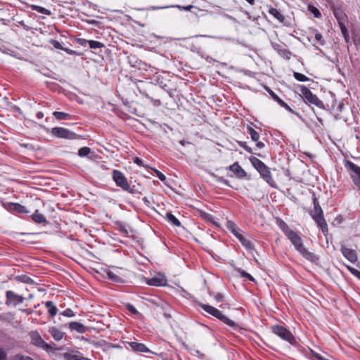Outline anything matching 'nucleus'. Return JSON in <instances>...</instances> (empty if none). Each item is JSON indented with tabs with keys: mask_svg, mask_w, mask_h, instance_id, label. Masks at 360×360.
Masks as SVG:
<instances>
[{
	"mask_svg": "<svg viewBox=\"0 0 360 360\" xmlns=\"http://www.w3.org/2000/svg\"><path fill=\"white\" fill-rule=\"evenodd\" d=\"M89 45L92 49H100L104 46V44L101 42L94 40H89Z\"/></svg>",
	"mask_w": 360,
	"mask_h": 360,
	"instance_id": "obj_35",
	"label": "nucleus"
},
{
	"mask_svg": "<svg viewBox=\"0 0 360 360\" xmlns=\"http://www.w3.org/2000/svg\"><path fill=\"white\" fill-rule=\"evenodd\" d=\"M30 337L31 339V343L33 345L42 348L46 351H49L51 349V347L42 339L38 331H31L30 333Z\"/></svg>",
	"mask_w": 360,
	"mask_h": 360,
	"instance_id": "obj_9",
	"label": "nucleus"
},
{
	"mask_svg": "<svg viewBox=\"0 0 360 360\" xmlns=\"http://www.w3.org/2000/svg\"><path fill=\"white\" fill-rule=\"evenodd\" d=\"M218 181L221 182V183H223V184H224L226 185H228V181L224 179L223 177H219L218 179Z\"/></svg>",
	"mask_w": 360,
	"mask_h": 360,
	"instance_id": "obj_54",
	"label": "nucleus"
},
{
	"mask_svg": "<svg viewBox=\"0 0 360 360\" xmlns=\"http://www.w3.org/2000/svg\"><path fill=\"white\" fill-rule=\"evenodd\" d=\"M214 298L217 302H221L223 300V295L221 293H217Z\"/></svg>",
	"mask_w": 360,
	"mask_h": 360,
	"instance_id": "obj_52",
	"label": "nucleus"
},
{
	"mask_svg": "<svg viewBox=\"0 0 360 360\" xmlns=\"http://www.w3.org/2000/svg\"><path fill=\"white\" fill-rule=\"evenodd\" d=\"M32 9L44 15H49L51 13L49 10L39 6H32Z\"/></svg>",
	"mask_w": 360,
	"mask_h": 360,
	"instance_id": "obj_33",
	"label": "nucleus"
},
{
	"mask_svg": "<svg viewBox=\"0 0 360 360\" xmlns=\"http://www.w3.org/2000/svg\"><path fill=\"white\" fill-rule=\"evenodd\" d=\"M340 250L344 257L351 263L354 264L357 261V255L354 250L342 246Z\"/></svg>",
	"mask_w": 360,
	"mask_h": 360,
	"instance_id": "obj_13",
	"label": "nucleus"
},
{
	"mask_svg": "<svg viewBox=\"0 0 360 360\" xmlns=\"http://www.w3.org/2000/svg\"><path fill=\"white\" fill-rule=\"evenodd\" d=\"M200 306L204 311H205L206 312H207L208 314H210L212 316H214V313L216 312V311L217 309V308H215L212 306L208 305V304H200Z\"/></svg>",
	"mask_w": 360,
	"mask_h": 360,
	"instance_id": "obj_30",
	"label": "nucleus"
},
{
	"mask_svg": "<svg viewBox=\"0 0 360 360\" xmlns=\"http://www.w3.org/2000/svg\"><path fill=\"white\" fill-rule=\"evenodd\" d=\"M309 11L314 15L315 18H319L321 17V13L319 10L313 6H309Z\"/></svg>",
	"mask_w": 360,
	"mask_h": 360,
	"instance_id": "obj_37",
	"label": "nucleus"
},
{
	"mask_svg": "<svg viewBox=\"0 0 360 360\" xmlns=\"http://www.w3.org/2000/svg\"><path fill=\"white\" fill-rule=\"evenodd\" d=\"M11 360H34L29 356L23 355L21 354H17L12 356Z\"/></svg>",
	"mask_w": 360,
	"mask_h": 360,
	"instance_id": "obj_38",
	"label": "nucleus"
},
{
	"mask_svg": "<svg viewBox=\"0 0 360 360\" xmlns=\"http://www.w3.org/2000/svg\"><path fill=\"white\" fill-rule=\"evenodd\" d=\"M107 275H108V278L112 281L120 282L121 281V278L119 277L117 275H116L115 274H114L112 271H108L107 273Z\"/></svg>",
	"mask_w": 360,
	"mask_h": 360,
	"instance_id": "obj_41",
	"label": "nucleus"
},
{
	"mask_svg": "<svg viewBox=\"0 0 360 360\" xmlns=\"http://www.w3.org/2000/svg\"><path fill=\"white\" fill-rule=\"evenodd\" d=\"M213 316L216 317L217 319L221 321L223 323H224L225 324L228 325L230 327L236 328L237 326L236 323L233 321L225 316L219 309H217Z\"/></svg>",
	"mask_w": 360,
	"mask_h": 360,
	"instance_id": "obj_17",
	"label": "nucleus"
},
{
	"mask_svg": "<svg viewBox=\"0 0 360 360\" xmlns=\"http://www.w3.org/2000/svg\"><path fill=\"white\" fill-rule=\"evenodd\" d=\"M126 308L127 309V310L129 311H130L133 314H139V311L135 308V307L133 304H130V303H127L126 304Z\"/></svg>",
	"mask_w": 360,
	"mask_h": 360,
	"instance_id": "obj_47",
	"label": "nucleus"
},
{
	"mask_svg": "<svg viewBox=\"0 0 360 360\" xmlns=\"http://www.w3.org/2000/svg\"><path fill=\"white\" fill-rule=\"evenodd\" d=\"M333 13H334V15H335L336 20H338V23H339V22H345L346 15L342 10H340L339 8L334 9Z\"/></svg>",
	"mask_w": 360,
	"mask_h": 360,
	"instance_id": "obj_25",
	"label": "nucleus"
},
{
	"mask_svg": "<svg viewBox=\"0 0 360 360\" xmlns=\"http://www.w3.org/2000/svg\"><path fill=\"white\" fill-rule=\"evenodd\" d=\"M278 104L284 108L286 110H288L290 112L294 113L296 115L299 116V114L296 112H295L285 102H284L283 100L278 101Z\"/></svg>",
	"mask_w": 360,
	"mask_h": 360,
	"instance_id": "obj_39",
	"label": "nucleus"
},
{
	"mask_svg": "<svg viewBox=\"0 0 360 360\" xmlns=\"http://www.w3.org/2000/svg\"><path fill=\"white\" fill-rule=\"evenodd\" d=\"M0 360H8L7 352L4 348L0 347Z\"/></svg>",
	"mask_w": 360,
	"mask_h": 360,
	"instance_id": "obj_48",
	"label": "nucleus"
},
{
	"mask_svg": "<svg viewBox=\"0 0 360 360\" xmlns=\"http://www.w3.org/2000/svg\"><path fill=\"white\" fill-rule=\"evenodd\" d=\"M266 91L269 92V94H270V96H271V98L275 101H276L278 103V101H281L282 99H281L269 87H266Z\"/></svg>",
	"mask_w": 360,
	"mask_h": 360,
	"instance_id": "obj_45",
	"label": "nucleus"
},
{
	"mask_svg": "<svg viewBox=\"0 0 360 360\" xmlns=\"http://www.w3.org/2000/svg\"><path fill=\"white\" fill-rule=\"evenodd\" d=\"M248 131L251 137V139L256 142V146L257 148L261 149L264 147V143L263 142L259 141V134L255 131L252 127H248Z\"/></svg>",
	"mask_w": 360,
	"mask_h": 360,
	"instance_id": "obj_16",
	"label": "nucleus"
},
{
	"mask_svg": "<svg viewBox=\"0 0 360 360\" xmlns=\"http://www.w3.org/2000/svg\"><path fill=\"white\" fill-rule=\"evenodd\" d=\"M278 44L274 46V49L278 51V49H279V47L278 46Z\"/></svg>",
	"mask_w": 360,
	"mask_h": 360,
	"instance_id": "obj_60",
	"label": "nucleus"
},
{
	"mask_svg": "<svg viewBox=\"0 0 360 360\" xmlns=\"http://www.w3.org/2000/svg\"><path fill=\"white\" fill-rule=\"evenodd\" d=\"M22 311H26L27 314H30L32 311H27V310H22Z\"/></svg>",
	"mask_w": 360,
	"mask_h": 360,
	"instance_id": "obj_61",
	"label": "nucleus"
},
{
	"mask_svg": "<svg viewBox=\"0 0 360 360\" xmlns=\"http://www.w3.org/2000/svg\"><path fill=\"white\" fill-rule=\"evenodd\" d=\"M167 280L163 275H158L157 276H154L147 281V283L149 285L153 286H165L167 285Z\"/></svg>",
	"mask_w": 360,
	"mask_h": 360,
	"instance_id": "obj_14",
	"label": "nucleus"
},
{
	"mask_svg": "<svg viewBox=\"0 0 360 360\" xmlns=\"http://www.w3.org/2000/svg\"><path fill=\"white\" fill-rule=\"evenodd\" d=\"M279 49H278V54L286 60H289L291 58L292 53L287 49L283 48L281 45H278Z\"/></svg>",
	"mask_w": 360,
	"mask_h": 360,
	"instance_id": "obj_26",
	"label": "nucleus"
},
{
	"mask_svg": "<svg viewBox=\"0 0 360 360\" xmlns=\"http://www.w3.org/2000/svg\"><path fill=\"white\" fill-rule=\"evenodd\" d=\"M238 272L240 274V275L242 277L246 278L250 281H255V278L250 274L247 273L244 270H243L241 269H238Z\"/></svg>",
	"mask_w": 360,
	"mask_h": 360,
	"instance_id": "obj_40",
	"label": "nucleus"
},
{
	"mask_svg": "<svg viewBox=\"0 0 360 360\" xmlns=\"http://www.w3.org/2000/svg\"><path fill=\"white\" fill-rule=\"evenodd\" d=\"M347 269L349 271V272L356 276L358 279L360 280V271L353 267H351L349 266H346Z\"/></svg>",
	"mask_w": 360,
	"mask_h": 360,
	"instance_id": "obj_43",
	"label": "nucleus"
},
{
	"mask_svg": "<svg viewBox=\"0 0 360 360\" xmlns=\"http://www.w3.org/2000/svg\"><path fill=\"white\" fill-rule=\"evenodd\" d=\"M229 170L235 174L239 179L245 178L247 176L246 172L240 167L238 162H234L229 167Z\"/></svg>",
	"mask_w": 360,
	"mask_h": 360,
	"instance_id": "obj_15",
	"label": "nucleus"
},
{
	"mask_svg": "<svg viewBox=\"0 0 360 360\" xmlns=\"http://www.w3.org/2000/svg\"><path fill=\"white\" fill-rule=\"evenodd\" d=\"M314 37L316 41L319 42L320 45L323 46L325 44V40L323 39V37L320 32H316L315 34Z\"/></svg>",
	"mask_w": 360,
	"mask_h": 360,
	"instance_id": "obj_44",
	"label": "nucleus"
},
{
	"mask_svg": "<svg viewBox=\"0 0 360 360\" xmlns=\"http://www.w3.org/2000/svg\"><path fill=\"white\" fill-rule=\"evenodd\" d=\"M269 13L281 22H283L285 20L283 15L277 8H271L269 11Z\"/></svg>",
	"mask_w": 360,
	"mask_h": 360,
	"instance_id": "obj_24",
	"label": "nucleus"
},
{
	"mask_svg": "<svg viewBox=\"0 0 360 360\" xmlns=\"http://www.w3.org/2000/svg\"><path fill=\"white\" fill-rule=\"evenodd\" d=\"M285 236L294 245L295 249L307 260L314 262L318 259V257L313 253L308 251L304 248L302 243L301 237L294 231L288 229L285 231Z\"/></svg>",
	"mask_w": 360,
	"mask_h": 360,
	"instance_id": "obj_1",
	"label": "nucleus"
},
{
	"mask_svg": "<svg viewBox=\"0 0 360 360\" xmlns=\"http://www.w3.org/2000/svg\"><path fill=\"white\" fill-rule=\"evenodd\" d=\"M271 330L274 334L290 345H293L296 343V340L292 333L286 328L280 325H274L271 326Z\"/></svg>",
	"mask_w": 360,
	"mask_h": 360,
	"instance_id": "obj_5",
	"label": "nucleus"
},
{
	"mask_svg": "<svg viewBox=\"0 0 360 360\" xmlns=\"http://www.w3.org/2000/svg\"><path fill=\"white\" fill-rule=\"evenodd\" d=\"M155 173H156V176L157 177L162 181H165L166 180V176L162 173L160 172V171L155 169Z\"/></svg>",
	"mask_w": 360,
	"mask_h": 360,
	"instance_id": "obj_50",
	"label": "nucleus"
},
{
	"mask_svg": "<svg viewBox=\"0 0 360 360\" xmlns=\"http://www.w3.org/2000/svg\"><path fill=\"white\" fill-rule=\"evenodd\" d=\"M300 90L304 103H309L317 106L319 108H324V104L316 95L314 94L307 86H300Z\"/></svg>",
	"mask_w": 360,
	"mask_h": 360,
	"instance_id": "obj_4",
	"label": "nucleus"
},
{
	"mask_svg": "<svg viewBox=\"0 0 360 360\" xmlns=\"http://www.w3.org/2000/svg\"><path fill=\"white\" fill-rule=\"evenodd\" d=\"M51 134L57 138L66 139H79L81 136L63 127H53L51 129Z\"/></svg>",
	"mask_w": 360,
	"mask_h": 360,
	"instance_id": "obj_8",
	"label": "nucleus"
},
{
	"mask_svg": "<svg viewBox=\"0 0 360 360\" xmlns=\"http://www.w3.org/2000/svg\"><path fill=\"white\" fill-rule=\"evenodd\" d=\"M134 352L153 353L144 344L134 341H127L125 342Z\"/></svg>",
	"mask_w": 360,
	"mask_h": 360,
	"instance_id": "obj_12",
	"label": "nucleus"
},
{
	"mask_svg": "<svg viewBox=\"0 0 360 360\" xmlns=\"http://www.w3.org/2000/svg\"><path fill=\"white\" fill-rule=\"evenodd\" d=\"M345 167L349 172L350 177L354 184L360 181V167L349 160L346 162Z\"/></svg>",
	"mask_w": 360,
	"mask_h": 360,
	"instance_id": "obj_10",
	"label": "nucleus"
},
{
	"mask_svg": "<svg viewBox=\"0 0 360 360\" xmlns=\"http://www.w3.org/2000/svg\"><path fill=\"white\" fill-rule=\"evenodd\" d=\"M53 115L57 120H69L71 117L70 114L63 112L55 111Z\"/></svg>",
	"mask_w": 360,
	"mask_h": 360,
	"instance_id": "obj_29",
	"label": "nucleus"
},
{
	"mask_svg": "<svg viewBox=\"0 0 360 360\" xmlns=\"http://www.w3.org/2000/svg\"><path fill=\"white\" fill-rule=\"evenodd\" d=\"M166 218L168 220V221L170 222L171 224H172L173 225H174L176 226H181V222L179 221V220L178 219H176V217L174 215H173L172 213H170V212L167 213Z\"/></svg>",
	"mask_w": 360,
	"mask_h": 360,
	"instance_id": "obj_27",
	"label": "nucleus"
},
{
	"mask_svg": "<svg viewBox=\"0 0 360 360\" xmlns=\"http://www.w3.org/2000/svg\"><path fill=\"white\" fill-rule=\"evenodd\" d=\"M8 209L10 211L15 212L17 213H28L25 206L17 203V202H11L8 205Z\"/></svg>",
	"mask_w": 360,
	"mask_h": 360,
	"instance_id": "obj_18",
	"label": "nucleus"
},
{
	"mask_svg": "<svg viewBox=\"0 0 360 360\" xmlns=\"http://www.w3.org/2000/svg\"><path fill=\"white\" fill-rule=\"evenodd\" d=\"M89 40H86L85 39L79 38L77 39V42L78 44H79L82 46H86L87 44H89Z\"/></svg>",
	"mask_w": 360,
	"mask_h": 360,
	"instance_id": "obj_49",
	"label": "nucleus"
},
{
	"mask_svg": "<svg viewBox=\"0 0 360 360\" xmlns=\"http://www.w3.org/2000/svg\"><path fill=\"white\" fill-rule=\"evenodd\" d=\"M6 304L8 306H16L22 303L25 300L22 296L19 295L11 290H7L6 292Z\"/></svg>",
	"mask_w": 360,
	"mask_h": 360,
	"instance_id": "obj_11",
	"label": "nucleus"
},
{
	"mask_svg": "<svg viewBox=\"0 0 360 360\" xmlns=\"http://www.w3.org/2000/svg\"><path fill=\"white\" fill-rule=\"evenodd\" d=\"M293 76L297 81L300 82H307L309 80V77L300 72H294Z\"/></svg>",
	"mask_w": 360,
	"mask_h": 360,
	"instance_id": "obj_34",
	"label": "nucleus"
},
{
	"mask_svg": "<svg viewBox=\"0 0 360 360\" xmlns=\"http://www.w3.org/2000/svg\"><path fill=\"white\" fill-rule=\"evenodd\" d=\"M134 162L136 163L137 165H139L140 167H143L144 166L143 160L141 158H138V157H136L134 159Z\"/></svg>",
	"mask_w": 360,
	"mask_h": 360,
	"instance_id": "obj_51",
	"label": "nucleus"
},
{
	"mask_svg": "<svg viewBox=\"0 0 360 360\" xmlns=\"http://www.w3.org/2000/svg\"><path fill=\"white\" fill-rule=\"evenodd\" d=\"M50 44L55 48V49H60V50H63L65 51L66 53H68V54L70 55H72L74 53V51L70 49H68V48H64L61 44L56 40V39H51L50 41Z\"/></svg>",
	"mask_w": 360,
	"mask_h": 360,
	"instance_id": "obj_21",
	"label": "nucleus"
},
{
	"mask_svg": "<svg viewBox=\"0 0 360 360\" xmlns=\"http://www.w3.org/2000/svg\"><path fill=\"white\" fill-rule=\"evenodd\" d=\"M44 117V114L41 112H38L37 113V117L38 119H41Z\"/></svg>",
	"mask_w": 360,
	"mask_h": 360,
	"instance_id": "obj_55",
	"label": "nucleus"
},
{
	"mask_svg": "<svg viewBox=\"0 0 360 360\" xmlns=\"http://www.w3.org/2000/svg\"><path fill=\"white\" fill-rule=\"evenodd\" d=\"M237 143L240 146L242 147L243 148H244L247 152H248L249 153H251L252 154L253 152H252V149L249 147L246 142H244V141H237Z\"/></svg>",
	"mask_w": 360,
	"mask_h": 360,
	"instance_id": "obj_42",
	"label": "nucleus"
},
{
	"mask_svg": "<svg viewBox=\"0 0 360 360\" xmlns=\"http://www.w3.org/2000/svg\"><path fill=\"white\" fill-rule=\"evenodd\" d=\"M226 228L231 231V232L238 239L241 244L248 250H252L254 246L252 243L248 238H246L239 230H238L236 226L231 221H226Z\"/></svg>",
	"mask_w": 360,
	"mask_h": 360,
	"instance_id": "obj_6",
	"label": "nucleus"
},
{
	"mask_svg": "<svg viewBox=\"0 0 360 360\" xmlns=\"http://www.w3.org/2000/svg\"><path fill=\"white\" fill-rule=\"evenodd\" d=\"M112 179L115 182L116 185L122 188L124 191H128L131 193H133L128 183L127 179L122 172L114 169L112 171Z\"/></svg>",
	"mask_w": 360,
	"mask_h": 360,
	"instance_id": "obj_7",
	"label": "nucleus"
},
{
	"mask_svg": "<svg viewBox=\"0 0 360 360\" xmlns=\"http://www.w3.org/2000/svg\"><path fill=\"white\" fill-rule=\"evenodd\" d=\"M345 108V104L342 101L340 102L338 104V106H337V108H336V111L338 112H335V120H341L342 119V116L340 115V114L339 112H341L343 109Z\"/></svg>",
	"mask_w": 360,
	"mask_h": 360,
	"instance_id": "obj_31",
	"label": "nucleus"
},
{
	"mask_svg": "<svg viewBox=\"0 0 360 360\" xmlns=\"http://www.w3.org/2000/svg\"><path fill=\"white\" fill-rule=\"evenodd\" d=\"M31 218L35 223L37 224H43L47 222L44 215L39 213L38 210L35 211V212L31 216Z\"/></svg>",
	"mask_w": 360,
	"mask_h": 360,
	"instance_id": "obj_22",
	"label": "nucleus"
},
{
	"mask_svg": "<svg viewBox=\"0 0 360 360\" xmlns=\"http://www.w3.org/2000/svg\"><path fill=\"white\" fill-rule=\"evenodd\" d=\"M3 319V316L1 314H0V320H2Z\"/></svg>",
	"mask_w": 360,
	"mask_h": 360,
	"instance_id": "obj_62",
	"label": "nucleus"
},
{
	"mask_svg": "<svg viewBox=\"0 0 360 360\" xmlns=\"http://www.w3.org/2000/svg\"><path fill=\"white\" fill-rule=\"evenodd\" d=\"M91 152V149L89 147H82L78 150V155L80 157H86Z\"/></svg>",
	"mask_w": 360,
	"mask_h": 360,
	"instance_id": "obj_36",
	"label": "nucleus"
},
{
	"mask_svg": "<svg viewBox=\"0 0 360 360\" xmlns=\"http://www.w3.org/2000/svg\"><path fill=\"white\" fill-rule=\"evenodd\" d=\"M281 228L282 229L285 233L288 229H290L285 223H283V225L281 226Z\"/></svg>",
	"mask_w": 360,
	"mask_h": 360,
	"instance_id": "obj_53",
	"label": "nucleus"
},
{
	"mask_svg": "<svg viewBox=\"0 0 360 360\" xmlns=\"http://www.w3.org/2000/svg\"><path fill=\"white\" fill-rule=\"evenodd\" d=\"M245 1H248L251 6H254L255 4V0H245Z\"/></svg>",
	"mask_w": 360,
	"mask_h": 360,
	"instance_id": "obj_57",
	"label": "nucleus"
},
{
	"mask_svg": "<svg viewBox=\"0 0 360 360\" xmlns=\"http://www.w3.org/2000/svg\"><path fill=\"white\" fill-rule=\"evenodd\" d=\"M360 190V181H358L356 183L354 184Z\"/></svg>",
	"mask_w": 360,
	"mask_h": 360,
	"instance_id": "obj_59",
	"label": "nucleus"
},
{
	"mask_svg": "<svg viewBox=\"0 0 360 360\" xmlns=\"http://www.w3.org/2000/svg\"><path fill=\"white\" fill-rule=\"evenodd\" d=\"M49 333L51 335L53 338L56 341L61 340L64 337V333L56 328V327H51L49 330Z\"/></svg>",
	"mask_w": 360,
	"mask_h": 360,
	"instance_id": "obj_20",
	"label": "nucleus"
},
{
	"mask_svg": "<svg viewBox=\"0 0 360 360\" xmlns=\"http://www.w3.org/2000/svg\"><path fill=\"white\" fill-rule=\"evenodd\" d=\"M193 7V6L192 5H189V6H188L184 7V9L185 11H191V9Z\"/></svg>",
	"mask_w": 360,
	"mask_h": 360,
	"instance_id": "obj_56",
	"label": "nucleus"
},
{
	"mask_svg": "<svg viewBox=\"0 0 360 360\" xmlns=\"http://www.w3.org/2000/svg\"><path fill=\"white\" fill-rule=\"evenodd\" d=\"M252 165L259 173L260 176L271 187H274L275 181L272 177L270 169L259 159L255 157L249 158Z\"/></svg>",
	"mask_w": 360,
	"mask_h": 360,
	"instance_id": "obj_2",
	"label": "nucleus"
},
{
	"mask_svg": "<svg viewBox=\"0 0 360 360\" xmlns=\"http://www.w3.org/2000/svg\"><path fill=\"white\" fill-rule=\"evenodd\" d=\"M60 314L67 317H73L75 316V312L71 309L69 308L66 309Z\"/></svg>",
	"mask_w": 360,
	"mask_h": 360,
	"instance_id": "obj_46",
	"label": "nucleus"
},
{
	"mask_svg": "<svg viewBox=\"0 0 360 360\" xmlns=\"http://www.w3.org/2000/svg\"><path fill=\"white\" fill-rule=\"evenodd\" d=\"M45 307L47 309L49 314L51 316H54L58 313L56 306L51 301H48L45 303Z\"/></svg>",
	"mask_w": 360,
	"mask_h": 360,
	"instance_id": "obj_23",
	"label": "nucleus"
},
{
	"mask_svg": "<svg viewBox=\"0 0 360 360\" xmlns=\"http://www.w3.org/2000/svg\"><path fill=\"white\" fill-rule=\"evenodd\" d=\"M179 143H180L181 145H182L183 146H184L186 145V141L185 140H181V141H179ZM187 143H189V142H187Z\"/></svg>",
	"mask_w": 360,
	"mask_h": 360,
	"instance_id": "obj_58",
	"label": "nucleus"
},
{
	"mask_svg": "<svg viewBox=\"0 0 360 360\" xmlns=\"http://www.w3.org/2000/svg\"><path fill=\"white\" fill-rule=\"evenodd\" d=\"M69 328L71 330H75L79 333H84L86 331V326L77 321L70 322L69 323Z\"/></svg>",
	"mask_w": 360,
	"mask_h": 360,
	"instance_id": "obj_19",
	"label": "nucleus"
},
{
	"mask_svg": "<svg viewBox=\"0 0 360 360\" xmlns=\"http://www.w3.org/2000/svg\"><path fill=\"white\" fill-rule=\"evenodd\" d=\"M15 278L18 281H20V282H22L24 283H34V281H32V279L27 275L18 276Z\"/></svg>",
	"mask_w": 360,
	"mask_h": 360,
	"instance_id": "obj_32",
	"label": "nucleus"
},
{
	"mask_svg": "<svg viewBox=\"0 0 360 360\" xmlns=\"http://www.w3.org/2000/svg\"><path fill=\"white\" fill-rule=\"evenodd\" d=\"M338 25L340 26L341 32L344 37L345 40L346 41V42H348L349 40V36L348 30L345 25V22H339Z\"/></svg>",
	"mask_w": 360,
	"mask_h": 360,
	"instance_id": "obj_28",
	"label": "nucleus"
},
{
	"mask_svg": "<svg viewBox=\"0 0 360 360\" xmlns=\"http://www.w3.org/2000/svg\"><path fill=\"white\" fill-rule=\"evenodd\" d=\"M314 210L311 211L310 214L313 219L316 221L317 226L321 229L323 235L326 236L328 234V228L326 221L323 217V210L317 200H314Z\"/></svg>",
	"mask_w": 360,
	"mask_h": 360,
	"instance_id": "obj_3",
	"label": "nucleus"
}]
</instances>
